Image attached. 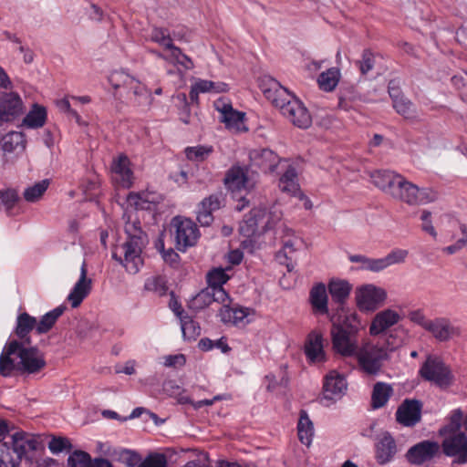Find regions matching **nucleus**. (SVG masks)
I'll use <instances>...</instances> for the list:
<instances>
[{
  "label": "nucleus",
  "mask_w": 467,
  "mask_h": 467,
  "mask_svg": "<svg viewBox=\"0 0 467 467\" xmlns=\"http://www.w3.org/2000/svg\"><path fill=\"white\" fill-rule=\"evenodd\" d=\"M252 165L260 168L264 172H272L277 165H281L278 156L270 149H254L249 153Z\"/></svg>",
  "instance_id": "nucleus-22"
},
{
  "label": "nucleus",
  "mask_w": 467,
  "mask_h": 467,
  "mask_svg": "<svg viewBox=\"0 0 467 467\" xmlns=\"http://www.w3.org/2000/svg\"><path fill=\"white\" fill-rule=\"evenodd\" d=\"M177 317L181 320V328L184 339L195 340L201 334L200 326L192 317L182 316V312H177Z\"/></svg>",
  "instance_id": "nucleus-42"
},
{
  "label": "nucleus",
  "mask_w": 467,
  "mask_h": 467,
  "mask_svg": "<svg viewBox=\"0 0 467 467\" xmlns=\"http://www.w3.org/2000/svg\"><path fill=\"white\" fill-rule=\"evenodd\" d=\"M280 166L285 168V170L279 179V189L283 192H287L293 196H301L296 169L285 160L283 161Z\"/></svg>",
  "instance_id": "nucleus-25"
},
{
  "label": "nucleus",
  "mask_w": 467,
  "mask_h": 467,
  "mask_svg": "<svg viewBox=\"0 0 467 467\" xmlns=\"http://www.w3.org/2000/svg\"><path fill=\"white\" fill-rule=\"evenodd\" d=\"M359 321L355 313L344 315L338 321L332 319L331 342L334 351L345 358L355 357L359 348L357 335Z\"/></svg>",
  "instance_id": "nucleus-4"
},
{
  "label": "nucleus",
  "mask_w": 467,
  "mask_h": 467,
  "mask_svg": "<svg viewBox=\"0 0 467 467\" xmlns=\"http://www.w3.org/2000/svg\"><path fill=\"white\" fill-rule=\"evenodd\" d=\"M213 146L197 145L185 149L186 158L191 161L202 162L213 153Z\"/></svg>",
  "instance_id": "nucleus-45"
},
{
  "label": "nucleus",
  "mask_w": 467,
  "mask_h": 467,
  "mask_svg": "<svg viewBox=\"0 0 467 467\" xmlns=\"http://www.w3.org/2000/svg\"><path fill=\"white\" fill-rule=\"evenodd\" d=\"M408 317L412 323L420 326V327H422L425 330L428 327L430 321H431V319H428L425 317V315L421 309H416V310L410 311L408 315Z\"/></svg>",
  "instance_id": "nucleus-58"
},
{
  "label": "nucleus",
  "mask_w": 467,
  "mask_h": 467,
  "mask_svg": "<svg viewBox=\"0 0 467 467\" xmlns=\"http://www.w3.org/2000/svg\"><path fill=\"white\" fill-rule=\"evenodd\" d=\"M305 355L312 364H321L327 361L324 349V337L321 332L312 330L306 337L304 346Z\"/></svg>",
  "instance_id": "nucleus-16"
},
{
  "label": "nucleus",
  "mask_w": 467,
  "mask_h": 467,
  "mask_svg": "<svg viewBox=\"0 0 467 467\" xmlns=\"http://www.w3.org/2000/svg\"><path fill=\"white\" fill-rule=\"evenodd\" d=\"M26 344L12 340L5 347L0 357V372L3 376H10L14 370L35 374L46 367L43 353L36 348L26 347Z\"/></svg>",
  "instance_id": "nucleus-1"
},
{
  "label": "nucleus",
  "mask_w": 467,
  "mask_h": 467,
  "mask_svg": "<svg viewBox=\"0 0 467 467\" xmlns=\"http://www.w3.org/2000/svg\"><path fill=\"white\" fill-rule=\"evenodd\" d=\"M36 437L28 432L19 431L11 434V443L4 442L5 450L0 453V467H19L23 459L37 449Z\"/></svg>",
  "instance_id": "nucleus-6"
},
{
  "label": "nucleus",
  "mask_w": 467,
  "mask_h": 467,
  "mask_svg": "<svg viewBox=\"0 0 467 467\" xmlns=\"http://www.w3.org/2000/svg\"><path fill=\"white\" fill-rule=\"evenodd\" d=\"M431 213L429 211H423L421 213L420 219L422 221V230L431 236L436 237L437 233L431 223Z\"/></svg>",
  "instance_id": "nucleus-64"
},
{
  "label": "nucleus",
  "mask_w": 467,
  "mask_h": 467,
  "mask_svg": "<svg viewBox=\"0 0 467 467\" xmlns=\"http://www.w3.org/2000/svg\"><path fill=\"white\" fill-rule=\"evenodd\" d=\"M212 80L198 78L191 87L190 97L192 99L197 98L200 93H207L210 91Z\"/></svg>",
  "instance_id": "nucleus-56"
},
{
  "label": "nucleus",
  "mask_w": 467,
  "mask_h": 467,
  "mask_svg": "<svg viewBox=\"0 0 467 467\" xmlns=\"http://www.w3.org/2000/svg\"><path fill=\"white\" fill-rule=\"evenodd\" d=\"M327 289L333 301L342 304L349 296L351 285L347 280L332 278L328 282Z\"/></svg>",
  "instance_id": "nucleus-35"
},
{
  "label": "nucleus",
  "mask_w": 467,
  "mask_h": 467,
  "mask_svg": "<svg viewBox=\"0 0 467 467\" xmlns=\"http://www.w3.org/2000/svg\"><path fill=\"white\" fill-rule=\"evenodd\" d=\"M462 412L455 410L450 422L440 430V435L444 437L442 441L443 453L449 457H457L452 461V466L467 462V436L462 431Z\"/></svg>",
  "instance_id": "nucleus-5"
},
{
  "label": "nucleus",
  "mask_w": 467,
  "mask_h": 467,
  "mask_svg": "<svg viewBox=\"0 0 467 467\" xmlns=\"http://www.w3.org/2000/svg\"><path fill=\"white\" fill-rule=\"evenodd\" d=\"M169 51V55H164L160 52H154V54L170 64L181 66L185 70H189L193 67L192 60L187 55L182 53L181 48L172 46Z\"/></svg>",
  "instance_id": "nucleus-34"
},
{
  "label": "nucleus",
  "mask_w": 467,
  "mask_h": 467,
  "mask_svg": "<svg viewBox=\"0 0 467 467\" xmlns=\"http://www.w3.org/2000/svg\"><path fill=\"white\" fill-rule=\"evenodd\" d=\"M297 434L299 441L309 446L312 443L314 437V425L309 419L307 412L304 410L300 411L299 420L297 423Z\"/></svg>",
  "instance_id": "nucleus-37"
},
{
  "label": "nucleus",
  "mask_w": 467,
  "mask_h": 467,
  "mask_svg": "<svg viewBox=\"0 0 467 467\" xmlns=\"http://www.w3.org/2000/svg\"><path fill=\"white\" fill-rule=\"evenodd\" d=\"M66 308L64 305H60L42 316L39 321L36 320V333L46 334L49 332L57 319L64 314Z\"/></svg>",
  "instance_id": "nucleus-38"
},
{
  "label": "nucleus",
  "mask_w": 467,
  "mask_h": 467,
  "mask_svg": "<svg viewBox=\"0 0 467 467\" xmlns=\"http://www.w3.org/2000/svg\"><path fill=\"white\" fill-rule=\"evenodd\" d=\"M360 368L368 375H377L389 358L388 351L378 342H364L355 356Z\"/></svg>",
  "instance_id": "nucleus-8"
},
{
  "label": "nucleus",
  "mask_w": 467,
  "mask_h": 467,
  "mask_svg": "<svg viewBox=\"0 0 467 467\" xmlns=\"http://www.w3.org/2000/svg\"><path fill=\"white\" fill-rule=\"evenodd\" d=\"M348 383L345 377L336 370L328 372L323 383L322 402L325 406L339 400L346 393Z\"/></svg>",
  "instance_id": "nucleus-13"
},
{
  "label": "nucleus",
  "mask_w": 467,
  "mask_h": 467,
  "mask_svg": "<svg viewBox=\"0 0 467 467\" xmlns=\"http://www.w3.org/2000/svg\"><path fill=\"white\" fill-rule=\"evenodd\" d=\"M114 180L123 188H130L133 182V172L127 156L121 155L112 163Z\"/></svg>",
  "instance_id": "nucleus-28"
},
{
  "label": "nucleus",
  "mask_w": 467,
  "mask_h": 467,
  "mask_svg": "<svg viewBox=\"0 0 467 467\" xmlns=\"http://www.w3.org/2000/svg\"><path fill=\"white\" fill-rule=\"evenodd\" d=\"M393 198L405 202L410 205L427 204L438 198V193L431 188H419L400 175Z\"/></svg>",
  "instance_id": "nucleus-9"
},
{
  "label": "nucleus",
  "mask_w": 467,
  "mask_h": 467,
  "mask_svg": "<svg viewBox=\"0 0 467 467\" xmlns=\"http://www.w3.org/2000/svg\"><path fill=\"white\" fill-rule=\"evenodd\" d=\"M229 280L228 275L222 268H215L207 275V288H213L214 291L224 289L223 285Z\"/></svg>",
  "instance_id": "nucleus-47"
},
{
  "label": "nucleus",
  "mask_w": 467,
  "mask_h": 467,
  "mask_svg": "<svg viewBox=\"0 0 467 467\" xmlns=\"http://www.w3.org/2000/svg\"><path fill=\"white\" fill-rule=\"evenodd\" d=\"M426 331L430 332L439 341L449 340L454 333L449 320L443 317L431 319Z\"/></svg>",
  "instance_id": "nucleus-31"
},
{
  "label": "nucleus",
  "mask_w": 467,
  "mask_h": 467,
  "mask_svg": "<svg viewBox=\"0 0 467 467\" xmlns=\"http://www.w3.org/2000/svg\"><path fill=\"white\" fill-rule=\"evenodd\" d=\"M393 393L389 384L377 382L373 387L371 404L374 409H379L386 405Z\"/></svg>",
  "instance_id": "nucleus-41"
},
{
  "label": "nucleus",
  "mask_w": 467,
  "mask_h": 467,
  "mask_svg": "<svg viewBox=\"0 0 467 467\" xmlns=\"http://www.w3.org/2000/svg\"><path fill=\"white\" fill-rule=\"evenodd\" d=\"M268 86L263 90L265 97L279 109L285 119L300 129H306L311 125V116L302 101L275 79H269Z\"/></svg>",
  "instance_id": "nucleus-2"
},
{
  "label": "nucleus",
  "mask_w": 467,
  "mask_h": 467,
  "mask_svg": "<svg viewBox=\"0 0 467 467\" xmlns=\"http://www.w3.org/2000/svg\"><path fill=\"white\" fill-rule=\"evenodd\" d=\"M400 320V316L395 310L388 308L379 311L371 321L369 334L374 337L379 336L398 324Z\"/></svg>",
  "instance_id": "nucleus-24"
},
{
  "label": "nucleus",
  "mask_w": 467,
  "mask_h": 467,
  "mask_svg": "<svg viewBox=\"0 0 467 467\" xmlns=\"http://www.w3.org/2000/svg\"><path fill=\"white\" fill-rule=\"evenodd\" d=\"M127 94L133 96L134 103L139 106H149L151 104L152 97L150 90L136 78L126 89Z\"/></svg>",
  "instance_id": "nucleus-33"
},
{
  "label": "nucleus",
  "mask_w": 467,
  "mask_h": 467,
  "mask_svg": "<svg viewBox=\"0 0 467 467\" xmlns=\"http://www.w3.org/2000/svg\"><path fill=\"white\" fill-rule=\"evenodd\" d=\"M167 460L163 454L151 453L149 454L142 462H140L138 467H166Z\"/></svg>",
  "instance_id": "nucleus-53"
},
{
  "label": "nucleus",
  "mask_w": 467,
  "mask_h": 467,
  "mask_svg": "<svg viewBox=\"0 0 467 467\" xmlns=\"http://www.w3.org/2000/svg\"><path fill=\"white\" fill-rule=\"evenodd\" d=\"M386 299V290L373 284L361 285L356 291L357 305L362 311H375Z\"/></svg>",
  "instance_id": "nucleus-12"
},
{
  "label": "nucleus",
  "mask_w": 467,
  "mask_h": 467,
  "mask_svg": "<svg viewBox=\"0 0 467 467\" xmlns=\"http://www.w3.org/2000/svg\"><path fill=\"white\" fill-rule=\"evenodd\" d=\"M440 445L436 441H420L407 451L406 457L409 462L415 465H420L431 461L439 452Z\"/></svg>",
  "instance_id": "nucleus-19"
},
{
  "label": "nucleus",
  "mask_w": 467,
  "mask_h": 467,
  "mask_svg": "<svg viewBox=\"0 0 467 467\" xmlns=\"http://www.w3.org/2000/svg\"><path fill=\"white\" fill-rule=\"evenodd\" d=\"M254 314L250 307L235 306L230 307L227 303L223 304L220 309L221 321L236 327H244L250 323L249 317Z\"/></svg>",
  "instance_id": "nucleus-21"
},
{
  "label": "nucleus",
  "mask_w": 467,
  "mask_h": 467,
  "mask_svg": "<svg viewBox=\"0 0 467 467\" xmlns=\"http://www.w3.org/2000/svg\"><path fill=\"white\" fill-rule=\"evenodd\" d=\"M134 77L125 70H113L108 77L109 83L111 87L118 90L119 88L127 89L133 81Z\"/></svg>",
  "instance_id": "nucleus-44"
},
{
  "label": "nucleus",
  "mask_w": 467,
  "mask_h": 467,
  "mask_svg": "<svg viewBox=\"0 0 467 467\" xmlns=\"http://www.w3.org/2000/svg\"><path fill=\"white\" fill-rule=\"evenodd\" d=\"M92 459L88 452L76 451L67 459L68 467H89Z\"/></svg>",
  "instance_id": "nucleus-49"
},
{
  "label": "nucleus",
  "mask_w": 467,
  "mask_h": 467,
  "mask_svg": "<svg viewBox=\"0 0 467 467\" xmlns=\"http://www.w3.org/2000/svg\"><path fill=\"white\" fill-rule=\"evenodd\" d=\"M87 263L84 260L80 267V275L67 296V300L73 308L78 307L91 291L92 280L88 278Z\"/></svg>",
  "instance_id": "nucleus-20"
},
{
  "label": "nucleus",
  "mask_w": 467,
  "mask_h": 467,
  "mask_svg": "<svg viewBox=\"0 0 467 467\" xmlns=\"http://www.w3.org/2000/svg\"><path fill=\"white\" fill-rule=\"evenodd\" d=\"M150 38L168 50L174 46L171 33L167 28L154 27L150 33Z\"/></svg>",
  "instance_id": "nucleus-48"
},
{
  "label": "nucleus",
  "mask_w": 467,
  "mask_h": 467,
  "mask_svg": "<svg viewBox=\"0 0 467 467\" xmlns=\"http://www.w3.org/2000/svg\"><path fill=\"white\" fill-rule=\"evenodd\" d=\"M397 333V329L391 330L383 341H379L381 347H383L388 351L389 356L390 352L394 351L403 343L402 338L399 337Z\"/></svg>",
  "instance_id": "nucleus-50"
},
{
  "label": "nucleus",
  "mask_w": 467,
  "mask_h": 467,
  "mask_svg": "<svg viewBox=\"0 0 467 467\" xmlns=\"http://www.w3.org/2000/svg\"><path fill=\"white\" fill-rule=\"evenodd\" d=\"M125 233L128 236L127 240L112 248L111 258L121 265L129 274L135 275L143 265L141 253L146 235L139 221L126 223Z\"/></svg>",
  "instance_id": "nucleus-3"
},
{
  "label": "nucleus",
  "mask_w": 467,
  "mask_h": 467,
  "mask_svg": "<svg viewBox=\"0 0 467 467\" xmlns=\"http://www.w3.org/2000/svg\"><path fill=\"white\" fill-rule=\"evenodd\" d=\"M144 287L148 291H154L159 294H162L165 291L163 281L161 277H151L147 279Z\"/></svg>",
  "instance_id": "nucleus-61"
},
{
  "label": "nucleus",
  "mask_w": 467,
  "mask_h": 467,
  "mask_svg": "<svg viewBox=\"0 0 467 467\" xmlns=\"http://www.w3.org/2000/svg\"><path fill=\"white\" fill-rule=\"evenodd\" d=\"M47 109L38 104H34L23 119V124L30 129H39L47 121Z\"/></svg>",
  "instance_id": "nucleus-39"
},
{
  "label": "nucleus",
  "mask_w": 467,
  "mask_h": 467,
  "mask_svg": "<svg viewBox=\"0 0 467 467\" xmlns=\"http://www.w3.org/2000/svg\"><path fill=\"white\" fill-rule=\"evenodd\" d=\"M18 201V194L15 190L8 189L0 191V207L3 205L5 210H11Z\"/></svg>",
  "instance_id": "nucleus-54"
},
{
  "label": "nucleus",
  "mask_w": 467,
  "mask_h": 467,
  "mask_svg": "<svg viewBox=\"0 0 467 467\" xmlns=\"http://www.w3.org/2000/svg\"><path fill=\"white\" fill-rule=\"evenodd\" d=\"M33 329L36 330V318L27 313H22L17 317L16 333L21 339L20 342L29 344L28 334Z\"/></svg>",
  "instance_id": "nucleus-36"
},
{
  "label": "nucleus",
  "mask_w": 467,
  "mask_h": 467,
  "mask_svg": "<svg viewBox=\"0 0 467 467\" xmlns=\"http://www.w3.org/2000/svg\"><path fill=\"white\" fill-rule=\"evenodd\" d=\"M197 221L202 226H209L213 221V212L200 203L197 210Z\"/></svg>",
  "instance_id": "nucleus-59"
},
{
  "label": "nucleus",
  "mask_w": 467,
  "mask_h": 467,
  "mask_svg": "<svg viewBox=\"0 0 467 467\" xmlns=\"http://www.w3.org/2000/svg\"><path fill=\"white\" fill-rule=\"evenodd\" d=\"M128 453L123 456V459L121 460V463L125 464L127 467H138L139 463L141 461V458L140 454L133 451L127 449L126 451Z\"/></svg>",
  "instance_id": "nucleus-62"
},
{
  "label": "nucleus",
  "mask_w": 467,
  "mask_h": 467,
  "mask_svg": "<svg viewBox=\"0 0 467 467\" xmlns=\"http://www.w3.org/2000/svg\"><path fill=\"white\" fill-rule=\"evenodd\" d=\"M409 252L405 249L396 248L391 250L385 257L389 267L405 262Z\"/></svg>",
  "instance_id": "nucleus-55"
},
{
  "label": "nucleus",
  "mask_w": 467,
  "mask_h": 467,
  "mask_svg": "<svg viewBox=\"0 0 467 467\" xmlns=\"http://www.w3.org/2000/svg\"><path fill=\"white\" fill-rule=\"evenodd\" d=\"M309 303L314 315L328 314V296L324 283L315 284L309 291Z\"/></svg>",
  "instance_id": "nucleus-26"
},
{
  "label": "nucleus",
  "mask_w": 467,
  "mask_h": 467,
  "mask_svg": "<svg viewBox=\"0 0 467 467\" xmlns=\"http://www.w3.org/2000/svg\"><path fill=\"white\" fill-rule=\"evenodd\" d=\"M48 449L52 453L57 454L63 451H69L71 449V443L67 438L52 437L48 442Z\"/></svg>",
  "instance_id": "nucleus-52"
},
{
  "label": "nucleus",
  "mask_w": 467,
  "mask_h": 467,
  "mask_svg": "<svg viewBox=\"0 0 467 467\" xmlns=\"http://www.w3.org/2000/svg\"><path fill=\"white\" fill-rule=\"evenodd\" d=\"M298 242L296 238H288L283 241V249L277 254V258L280 260V262L283 264L281 258L284 256L285 260L291 258V254L296 252V244Z\"/></svg>",
  "instance_id": "nucleus-57"
},
{
  "label": "nucleus",
  "mask_w": 467,
  "mask_h": 467,
  "mask_svg": "<svg viewBox=\"0 0 467 467\" xmlns=\"http://www.w3.org/2000/svg\"><path fill=\"white\" fill-rule=\"evenodd\" d=\"M348 260L359 264L358 270L369 271L371 258L363 254H349Z\"/></svg>",
  "instance_id": "nucleus-63"
},
{
  "label": "nucleus",
  "mask_w": 467,
  "mask_h": 467,
  "mask_svg": "<svg viewBox=\"0 0 467 467\" xmlns=\"http://www.w3.org/2000/svg\"><path fill=\"white\" fill-rule=\"evenodd\" d=\"M419 373L423 379L441 389L449 387L452 381L450 368L437 356H428L425 362L421 365Z\"/></svg>",
  "instance_id": "nucleus-10"
},
{
  "label": "nucleus",
  "mask_w": 467,
  "mask_h": 467,
  "mask_svg": "<svg viewBox=\"0 0 467 467\" xmlns=\"http://www.w3.org/2000/svg\"><path fill=\"white\" fill-rule=\"evenodd\" d=\"M49 185L48 180H43L28 187L24 192V198L28 202H37L47 190Z\"/></svg>",
  "instance_id": "nucleus-46"
},
{
  "label": "nucleus",
  "mask_w": 467,
  "mask_h": 467,
  "mask_svg": "<svg viewBox=\"0 0 467 467\" xmlns=\"http://www.w3.org/2000/svg\"><path fill=\"white\" fill-rule=\"evenodd\" d=\"M388 92L392 99L393 108L398 114L407 119H413L417 117L412 102L401 93L395 80L389 82Z\"/></svg>",
  "instance_id": "nucleus-18"
},
{
  "label": "nucleus",
  "mask_w": 467,
  "mask_h": 467,
  "mask_svg": "<svg viewBox=\"0 0 467 467\" xmlns=\"http://www.w3.org/2000/svg\"><path fill=\"white\" fill-rule=\"evenodd\" d=\"M339 70L331 67L319 75L317 82L321 89L329 92L335 89L339 81Z\"/></svg>",
  "instance_id": "nucleus-43"
},
{
  "label": "nucleus",
  "mask_w": 467,
  "mask_h": 467,
  "mask_svg": "<svg viewBox=\"0 0 467 467\" xmlns=\"http://www.w3.org/2000/svg\"><path fill=\"white\" fill-rule=\"evenodd\" d=\"M358 63L361 73L364 75L367 74L374 67L373 54L369 50H364L362 58Z\"/></svg>",
  "instance_id": "nucleus-60"
},
{
  "label": "nucleus",
  "mask_w": 467,
  "mask_h": 467,
  "mask_svg": "<svg viewBox=\"0 0 467 467\" xmlns=\"http://www.w3.org/2000/svg\"><path fill=\"white\" fill-rule=\"evenodd\" d=\"M171 234L175 246L179 251L185 252L193 246L200 236L197 225L190 219L176 216L171 223Z\"/></svg>",
  "instance_id": "nucleus-11"
},
{
  "label": "nucleus",
  "mask_w": 467,
  "mask_h": 467,
  "mask_svg": "<svg viewBox=\"0 0 467 467\" xmlns=\"http://www.w3.org/2000/svg\"><path fill=\"white\" fill-rule=\"evenodd\" d=\"M127 200L137 210H151L160 202L161 197L154 192H130Z\"/></svg>",
  "instance_id": "nucleus-32"
},
{
  "label": "nucleus",
  "mask_w": 467,
  "mask_h": 467,
  "mask_svg": "<svg viewBox=\"0 0 467 467\" xmlns=\"http://www.w3.org/2000/svg\"><path fill=\"white\" fill-rule=\"evenodd\" d=\"M373 184L385 193L393 196L400 174L389 170L375 171L370 175Z\"/></svg>",
  "instance_id": "nucleus-27"
},
{
  "label": "nucleus",
  "mask_w": 467,
  "mask_h": 467,
  "mask_svg": "<svg viewBox=\"0 0 467 467\" xmlns=\"http://www.w3.org/2000/svg\"><path fill=\"white\" fill-rule=\"evenodd\" d=\"M230 296L224 289L214 291L213 288H204L194 296L189 302V307L195 311L209 306L213 302L228 303Z\"/></svg>",
  "instance_id": "nucleus-17"
},
{
  "label": "nucleus",
  "mask_w": 467,
  "mask_h": 467,
  "mask_svg": "<svg viewBox=\"0 0 467 467\" xmlns=\"http://www.w3.org/2000/svg\"><path fill=\"white\" fill-rule=\"evenodd\" d=\"M421 404L415 400H405L396 411V420L403 426L411 427L420 420Z\"/></svg>",
  "instance_id": "nucleus-23"
},
{
  "label": "nucleus",
  "mask_w": 467,
  "mask_h": 467,
  "mask_svg": "<svg viewBox=\"0 0 467 467\" xmlns=\"http://www.w3.org/2000/svg\"><path fill=\"white\" fill-rule=\"evenodd\" d=\"M397 452L396 442L393 437L383 434L376 444V458L379 463L386 464L390 462Z\"/></svg>",
  "instance_id": "nucleus-29"
},
{
  "label": "nucleus",
  "mask_w": 467,
  "mask_h": 467,
  "mask_svg": "<svg viewBox=\"0 0 467 467\" xmlns=\"http://www.w3.org/2000/svg\"><path fill=\"white\" fill-rule=\"evenodd\" d=\"M22 98L15 91H0V122H11L24 113Z\"/></svg>",
  "instance_id": "nucleus-15"
},
{
  "label": "nucleus",
  "mask_w": 467,
  "mask_h": 467,
  "mask_svg": "<svg viewBox=\"0 0 467 467\" xmlns=\"http://www.w3.org/2000/svg\"><path fill=\"white\" fill-rule=\"evenodd\" d=\"M280 219L279 213L267 212L262 207L254 208L241 222L239 232L242 235L252 238L274 228Z\"/></svg>",
  "instance_id": "nucleus-7"
},
{
  "label": "nucleus",
  "mask_w": 467,
  "mask_h": 467,
  "mask_svg": "<svg viewBox=\"0 0 467 467\" xmlns=\"http://www.w3.org/2000/svg\"><path fill=\"white\" fill-rule=\"evenodd\" d=\"M214 109L218 111L220 122L228 130H242L244 127V114L233 108L231 101L226 98H219L213 102Z\"/></svg>",
  "instance_id": "nucleus-14"
},
{
  "label": "nucleus",
  "mask_w": 467,
  "mask_h": 467,
  "mask_svg": "<svg viewBox=\"0 0 467 467\" xmlns=\"http://www.w3.org/2000/svg\"><path fill=\"white\" fill-rule=\"evenodd\" d=\"M247 178L243 168L232 167L226 173L224 183L232 191H240L246 187Z\"/></svg>",
  "instance_id": "nucleus-40"
},
{
  "label": "nucleus",
  "mask_w": 467,
  "mask_h": 467,
  "mask_svg": "<svg viewBox=\"0 0 467 467\" xmlns=\"http://www.w3.org/2000/svg\"><path fill=\"white\" fill-rule=\"evenodd\" d=\"M397 333V329L391 330L383 341H379L381 347H383L388 351L389 356L390 352L394 351L403 343L402 338L399 337Z\"/></svg>",
  "instance_id": "nucleus-51"
},
{
  "label": "nucleus",
  "mask_w": 467,
  "mask_h": 467,
  "mask_svg": "<svg viewBox=\"0 0 467 467\" xmlns=\"http://www.w3.org/2000/svg\"><path fill=\"white\" fill-rule=\"evenodd\" d=\"M1 145L5 153H22L26 147V135L21 131H10L3 136Z\"/></svg>",
  "instance_id": "nucleus-30"
}]
</instances>
